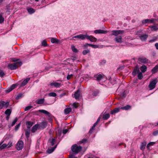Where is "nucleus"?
Wrapping results in <instances>:
<instances>
[{
	"label": "nucleus",
	"instance_id": "nucleus-1",
	"mask_svg": "<svg viewBox=\"0 0 158 158\" xmlns=\"http://www.w3.org/2000/svg\"><path fill=\"white\" fill-rule=\"evenodd\" d=\"M19 59L13 58L12 60V61L14 62H16L13 64H10L8 65V68L11 70H15L17 68V66H20L22 64L21 61H18Z\"/></svg>",
	"mask_w": 158,
	"mask_h": 158
},
{
	"label": "nucleus",
	"instance_id": "nucleus-2",
	"mask_svg": "<svg viewBox=\"0 0 158 158\" xmlns=\"http://www.w3.org/2000/svg\"><path fill=\"white\" fill-rule=\"evenodd\" d=\"M132 73L134 76H135L137 73H138V77L139 79H141L143 77L142 73L140 72L138 65L136 66Z\"/></svg>",
	"mask_w": 158,
	"mask_h": 158
},
{
	"label": "nucleus",
	"instance_id": "nucleus-3",
	"mask_svg": "<svg viewBox=\"0 0 158 158\" xmlns=\"http://www.w3.org/2000/svg\"><path fill=\"white\" fill-rule=\"evenodd\" d=\"M3 107L5 108L9 107L10 109H11L12 108L11 105H10L9 102L8 101L6 102L1 101H0V108L2 109Z\"/></svg>",
	"mask_w": 158,
	"mask_h": 158
},
{
	"label": "nucleus",
	"instance_id": "nucleus-4",
	"mask_svg": "<svg viewBox=\"0 0 158 158\" xmlns=\"http://www.w3.org/2000/svg\"><path fill=\"white\" fill-rule=\"evenodd\" d=\"M82 149V147L80 146H78L77 144L73 145L71 148L72 152L75 154H77L80 152Z\"/></svg>",
	"mask_w": 158,
	"mask_h": 158
},
{
	"label": "nucleus",
	"instance_id": "nucleus-5",
	"mask_svg": "<svg viewBox=\"0 0 158 158\" xmlns=\"http://www.w3.org/2000/svg\"><path fill=\"white\" fill-rule=\"evenodd\" d=\"M157 82V80L156 78H155L150 83L148 87L150 90H152L155 88Z\"/></svg>",
	"mask_w": 158,
	"mask_h": 158
},
{
	"label": "nucleus",
	"instance_id": "nucleus-6",
	"mask_svg": "<svg viewBox=\"0 0 158 158\" xmlns=\"http://www.w3.org/2000/svg\"><path fill=\"white\" fill-rule=\"evenodd\" d=\"M24 143L22 140H19L16 144V149L18 150H22L23 147Z\"/></svg>",
	"mask_w": 158,
	"mask_h": 158
},
{
	"label": "nucleus",
	"instance_id": "nucleus-7",
	"mask_svg": "<svg viewBox=\"0 0 158 158\" xmlns=\"http://www.w3.org/2000/svg\"><path fill=\"white\" fill-rule=\"evenodd\" d=\"M139 61L138 63L139 64H145L148 63V59L146 58H142L141 57H139L138 59Z\"/></svg>",
	"mask_w": 158,
	"mask_h": 158
},
{
	"label": "nucleus",
	"instance_id": "nucleus-8",
	"mask_svg": "<svg viewBox=\"0 0 158 158\" xmlns=\"http://www.w3.org/2000/svg\"><path fill=\"white\" fill-rule=\"evenodd\" d=\"M87 34H80L78 35H77L73 37V38H77L78 39H80L81 40H83L86 38Z\"/></svg>",
	"mask_w": 158,
	"mask_h": 158
},
{
	"label": "nucleus",
	"instance_id": "nucleus-9",
	"mask_svg": "<svg viewBox=\"0 0 158 158\" xmlns=\"http://www.w3.org/2000/svg\"><path fill=\"white\" fill-rule=\"evenodd\" d=\"M124 31L122 30H114L112 31L111 35L117 36L119 34H123L124 33Z\"/></svg>",
	"mask_w": 158,
	"mask_h": 158
},
{
	"label": "nucleus",
	"instance_id": "nucleus-10",
	"mask_svg": "<svg viewBox=\"0 0 158 158\" xmlns=\"http://www.w3.org/2000/svg\"><path fill=\"white\" fill-rule=\"evenodd\" d=\"M11 111V109H6L5 112V114L6 115V120L7 121H8L9 119Z\"/></svg>",
	"mask_w": 158,
	"mask_h": 158
},
{
	"label": "nucleus",
	"instance_id": "nucleus-11",
	"mask_svg": "<svg viewBox=\"0 0 158 158\" xmlns=\"http://www.w3.org/2000/svg\"><path fill=\"white\" fill-rule=\"evenodd\" d=\"M17 85L16 84H14L12 85L10 87L8 88L7 90H6V93H9L13 89L16 87Z\"/></svg>",
	"mask_w": 158,
	"mask_h": 158
},
{
	"label": "nucleus",
	"instance_id": "nucleus-12",
	"mask_svg": "<svg viewBox=\"0 0 158 158\" xmlns=\"http://www.w3.org/2000/svg\"><path fill=\"white\" fill-rule=\"evenodd\" d=\"M40 127V125L37 124L34 125L32 128L31 129V132L32 133L35 132L38 129L39 127Z\"/></svg>",
	"mask_w": 158,
	"mask_h": 158
},
{
	"label": "nucleus",
	"instance_id": "nucleus-13",
	"mask_svg": "<svg viewBox=\"0 0 158 158\" xmlns=\"http://www.w3.org/2000/svg\"><path fill=\"white\" fill-rule=\"evenodd\" d=\"M56 138H50L49 139L48 142L51 146H53L54 145L55 142L56 141Z\"/></svg>",
	"mask_w": 158,
	"mask_h": 158
},
{
	"label": "nucleus",
	"instance_id": "nucleus-14",
	"mask_svg": "<svg viewBox=\"0 0 158 158\" xmlns=\"http://www.w3.org/2000/svg\"><path fill=\"white\" fill-rule=\"evenodd\" d=\"M148 37L147 34H143L139 36V38L142 41H145Z\"/></svg>",
	"mask_w": 158,
	"mask_h": 158
},
{
	"label": "nucleus",
	"instance_id": "nucleus-15",
	"mask_svg": "<svg viewBox=\"0 0 158 158\" xmlns=\"http://www.w3.org/2000/svg\"><path fill=\"white\" fill-rule=\"evenodd\" d=\"M94 77L96 78V80L100 81L103 78V76L101 74H97L94 75Z\"/></svg>",
	"mask_w": 158,
	"mask_h": 158
},
{
	"label": "nucleus",
	"instance_id": "nucleus-16",
	"mask_svg": "<svg viewBox=\"0 0 158 158\" xmlns=\"http://www.w3.org/2000/svg\"><path fill=\"white\" fill-rule=\"evenodd\" d=\"M87 39L89 40L91 42H94L97 41V39L95 37H93L91 36H89L87 35L86 38Z\"/></svg>",
	"mask_w": 158,
	"mask_h": 158
},
{
	"label": "nucleus",
	"instance_id": "nucleus-17",
	"mask_svg": "<svg viewBox=\"0 0 158 158\" xmlns=\"http://www.w3.org/2000/svg\"><path fill=\"white\" fill-rule=\"evenodd\" d=\"M50 85L51 86H54L56 87H60L61 86V84L53 81L50 84Z\"/></svg>",
	"mask_w": 158,
	"mask_h": 158
},
{
	"label": "nucleus",
	"instance_id": "nucleus-18",
	"mask_svg": "<svg viewBox=\"0 0 158 158\" xmlns=\"http://www.w3.org/2000/svg\"><path fill=\"white\" fill-rule=\"evenodd\" d=\"M80 90L78 89L76 92H75L74 94V97L76 99H78L80 96Z\"/></svg>",
	"mask_w": 158,
	"mask_h": 158
},
{
	"label": "nucleus",
	"instance_id": "nucleus-19",
	"mask_svg": "<svg viewBox=\"0 0 158 158\" xmlns=\"http://www.w3.org/2000/svg\"><path fill=\"white\" fill-rule=\"evenodd\" d=\"M34 123L30 121H27L26 123V125L27 126V128H30L33 125Z\"/></svg>",
	"mask_w": 158,
	"mask_h": 158
},
{
	"label": "nucleus",
	"instance_id": "nucleus-20",
	"mask_svg": "<svg viewBox=\"0 0 158 158\" xmlns=\"http://www.w3.org/2000/svg\"><path fill=\"white\" fill-rule=\"evenodd\" d=\"M30 80V78L29 77L27 78L26 79H25L21 83V86H25L27 84L28 81H29Z\"/></svg>",
	"mask_w": 158,
	"mask_h": 158
},
{
	"label": "nucleus",
	"instance_id": "nucleus-21",
	"mask_svg": "<svg viewBox=\"0 0 158 158\" xmlns=\"http://www.w3.org/2000/svg\"><path fill=\"white\" fill-rule=\"evenodd\" d=\"M57 147V145H55L54 147L50 148H48L47 151V153L50 154L52 153L55 150Z\"/></svg>",
	"mask_w": 158,
	"mask_h": 158
},
{
	"label": "nucleus",
	"instance_id": "nucleus-22",
	"mask_svg": "<svg viewBox=\"0 0 158 158\" xmlns=\"http://www.w3.org/2000/svg\"><path fill=\"white\" fill-rule=\"evenodd\" d=\"M107 32V31H106L98 30H96L94 31V33L96 34H105Z\"/></svg>",
	"mask_w": 158,
	"mask_h": 158
},
{
	"label": "nucleus",
	"instance_id": "nucleus-23",
	"mask_svg": "<svg viewBox=\"0 0 158 158\" xmlns=\"http://www.w3.org/2000/svg\"><path fill=\"white\" fill-rule=\"evenodd\" d=\"M152 73L154 74L158 71V64L152 69L151 70Z\"/></svg>",
	"mask_w": 158,
	"mask_h": 158
},
{
	"label": "nucleus",
	"instance_id": "nucleus-24",
	"mask_svg": "<svg viewBox=\"0 0 158 158\" xmlns=\"http://www.w3.org/2000/svg\"><path fill=\"white\" fill-rule=\"evenodd\" d=\"M147 69V67L145 65H143L140 67V70L141 72L144 73L146 71Z\"/></svg>",
	"mask_w": 158,
	"mask_h": 158
},
{
	"label": "nucleus",
	"instance_id": "nucleus-25",
	"mask_svg": "<svg viewBox=\"0 0 158 158\" xmlns=\"http://www.w3.org/2000/svg\"><path fill=\"white\" fill-rule=\"evenodd\" d=\"M36 103L37 104H41L44 102V98H41L38 99L36 101Z\"/></svg>",
	"mask_w": 158,
	"mask_h": 158
},
{
	"label": "nucleus",
	"instance_id": "nucleus-26",
	"mask_svg": "<svg viewBox=\"0 0 158 158\" xmlns=\"http://www.w3.org/2000/svg\"><path fill=\"white\" fill-rule=\"evenodd\" d=\"M115 40L117 43H121L122 42V37L120 36H118L115 38Z\"/></svg>",
	"mask_w": 158,
	"mask_h": 158
},
{
	"label": "nucleus",
	"instance_id": "nucleus-27",
	"mask_svg": "<svg viewBox=\"0 0 158 158\" xmlns=\"http://www.w3.org/2000/svg\"><path fill=\"white\" fill-rule=\"evenodd\" d=\"M146 145V143L145 142H143L141 143L140 149L142 150H143L145 148Z\"/></svg>",
	"mask_w": 158,
	"mask_h": 158
},
{
	"label": "nucleus",
	"instance_id": "nucleus-28",
	"mask_svg": "<svg viewBox=\"0 0 158 158\" xmlns=\"http://www.w3.org/2000/svg\"><path fill=\"white\" fill-rule=\"evenodd\" d=\"M131 108V106L127 105L121 107H117L115 108L114 109H130Z\"/></svg>",
	"mask_w": 158,
	"mask_h": 158
},
{
	"label": "nucleus",
	"instance_id": "nucleus-29",
	"mask_svg": "<svg viewBox=\"0 0 158 158\" xmlns=\"http://www.w3.org/2000/svg\"><path fill=\"white\" fill-rule=\"evenodd\" d=\"M127 93V92L126 90L124 91L121 93L120 95V97L122 98H125L126 96Z\"/></svg>",
	"mask_w": 158,
	"mask_h": 158
},
{
	"label": "nucleus",
	"instance_id": "nucleus-30",
	"mask_svg": "<svg viewBox=\"0 0 158 158\" xmlns=\"http://www.w3.org/2000/svg\"><path fill=\"white\" fill-rule=\"evenodd\" d=\"M17 120H18V119L17 118H15L14 119V120L12 122L11 124V125L9 124L8 125L9 127L10 128L11 127L14 126L15 125V123H16V122H17Z\"/></svg>",
	"mask_w": 158,
	"mask_h": 158
},
{
	"label": "nucleus",
	"instance_id": "nucleus-31",
	"mask_svg": "<svg viewBox=\"0 0 158 158\" xmlns=\"http://www.w3.org/2000/svg\"><path fill=\"white\" fill-rule=\"evenodd\" d=\"M72 51L74 53H77L78 52V50L77 49L75 48V46L73 45H72L71 46Z\"/></svg>",
	"mask_w": 158,
	"mask_h": 158
},
{
	"label": "nucleus",
	"instance_id": "nucleus-32",
	"mask_svg": "<svg viewBox=\"0 0 158 158\" xmlns=\"http://www.w3.org/2000/svg\"><path fill=\"white\" fill-rule=\"evenodd\" d=\"M47 125V123L46 122L43 121L41 123V127L42 129L46 128Z\"/></svg>",
	"mask_w": 158,
	"mask_h": 158
},
{
	"label": "nucleus",
	"instance_id": "nucleus-33",
	"mask_svg": "<svg viewBox=\"0 0 158 158\" xmlns=\"http://www.w3.org/2000/svg\"><path fill=\"white\" fill-rule=\"evenodd\" d=\"M99 93V91L98 89H96L93 92L92 94L94 96H96Z\"/></svg>",
	"mask_w": 158,
	"mask_h": 158
},
{
	"label": "nucleus",
	"instance_id": "nucleus-34",
	"mask_svg": "<svg viewBox=\"0 0 158 158\" xmlns=\"http://www.w3.org/2000/svg\"><path fill=\"white\" fill-rule=\"evenodd\" d=\"M70 106H73V108H80V107H79V106L78 104H77L76 103H73V104H71L70 105Z\"/></svg>",
	"mask_w": 158,
	"mask_h": 158
},
{
	"label": "nucleus",
	"instance_id": "nucleus-35",
	"mask_svg": "<svg viewBox=\"0 0 158 158\" xmlns=\"http://www.w3.org/2000/svg\"><path fill=\"white\" fill-rule=\"evenodd\" d=\"M110 115L109 114H104L102 117L103 120H106L109 118L110 117Z\"/></svg>",
	"mask_w": 158,
	"mask_h": 158
},
{
	"label": "nucleus",
	"instance_id": "nucleus-36",
	"mask_svg": "<svg viewBox=\"0 0 158 158\" xmlns=\"http://www.w3.org/2000/svg\"><path fill=\"white\" fill-rule=\"evenodd\" d=\"M27 10L29 13L30 14L33 13L35 12L34 9L32 8H29L27 9Z\"/></svg>",
	"mask_w": 158,
	"mask_h": 158
},
{
	"label": "nucleus",
	"instance_id": "nucleus-37",
	"mask_svg": "<svg viewBox=\"0 0 158 158\" xmlns=\"http://www.w3.org/2000/svg\"><path fill=\"white\" fill-rule=\"evenodd\" d=\"M51 41L52 43H58L59 42V40L56 38H52V39H51Z\"/></svg>",
	"mask_w": 158,
	"mask_h": 158
},
{
	"label": "nucleus",
	"instance_id": "nucleus-38",
	"mask_svg": "<svg viewBox=\"0 0 158 158\" xmlns=\"http://www.w3.org/2000/svg\"><path fill=\"white\" fill-rule=\"evenodd\" d=\"M149 27L151 28V30L153 31H156L158 29V28L155 26H150Z\"/></svg>",
	"mask_w": 158,
	"mask_h": 158
},
{
	"label": "nucleus",
	"instance_id": "nucleus-39",
	"mask_svg": "<svg viewBox=\"0 0 158 158\" xmlns=\"http://www.w3.org/2000/svg\"><path fill=\"white\" fill-rule=\"evenodd\" d=\"M2 13H0V23L2 24L4 21V18L2 17Z\"/></svg>",
	"mask_w": 158,
	"mask_h": 158
},
{
	"label": "nucleus",
	"instance_id": "nucleus-40",
	"mask_svg": "<svg viewBox=\"0 0 158 158\" xmlns=\"http://www.w3.org/2000/svg\"><path fill=\"white\" fill-rule=\"evenodd\" d=\"M48 95L50 97H55L56 96L57 94L55 92H50V93H49L48 94Z\"/></svg>",
	"mask_w": 158,
	"mask_h": 158
},
{
	"label": "nucleus",
	"instance_id": "nucleus-41",
	"mask_svg": "<svg viewBox=\"0 0 158 158\" xmlns=\"http://www.w3.org/2000/svg\"><path fill=\"white\" fill-rule=\"evenodd\" d=\"M39 111L43 113L44 114L47 115H49L50 114L49 112H48V111L43 110L40 109L39 110Z\"/></svg>",
	"mask_w": 158,
	"mask_h": 158
},
{
	"label": "nucleus",
	"instance_id": "nucleus-42",
	"mask_svg": "<svg viewBox=\"0 0 158 158\" xmlns=\"http://www.w3.org/2000/svg\"><path fill=\"white\" fill-rule=\"evenodd\" d=\"M72 111V109H64V113L65 114H69Z\"/></svg>",
	"mask_w": 158,
	"mask_h": 158
},
{
	"label": "nucleus",
	"instance_id": "nucleus-43",
	"mask_svg": "<svg viewBox=\"0 0 158 158\" xmlns=\"http://www.w3.org/2000/svg\"><path fill=\"white\" fill-rule=\"evenodd\" d=\"M119 111V109H113V110H112L111 112V114H114Z\"/></svg>",
	"mask_w": 158,
	"mask_h": 158
},
{
	"label": "nucleus",
	"instance_id": "nucleus-44",
	"mask_svg": "<svg viewBox=\"0 0 158 158\" xmlns=\"http://www.w3.org/2000/svg\"><path fill=\"white\" fill-rule=\"evenodd\" d=\"M90 52V50L89 49L85 50L83 51L82 54L85 55Z\"/></svg>",
	"mask_w": 158,
	"mask_h": 158
},
{
	"label": "nucleus",
	"instance_id": "nucleus-45",
	"mask_svg": "<svg viewBox=\"0 0 158 158\" xmlns=\"http://www.w3.org/2000/svg\"><path fill=\"white\" fill-rule=\"evenodd\" d=\"M7 146V145L6 143H4L0 146V149L1 150L3 149Z\"/></svg>",
	"mask_w": 158,
	"mask_h": 158
},
{
	"label": "nucleus",
	"instance_id": "nucleus-46",
	"mask_svg": "<svg viewBox=\"0 0 158 158\" xmlns=\"http://www.w3.org/2000/svg\"><path fill=\"white\" fill-rule=\"evenodd\" d=\"M23 96V94L20 93L16 97V99L17 100L19 99L20 98H21Z\"/></svg>",
	"mask_w": 158,
	"mask_h": 158
},
{
	"label": "nucleus",
	"instance_id": "nucleus-47",
	"mask_svg": "<svg viewBox=\"0 0 158 158\" xmlns=\"http://www.w3.org/2000/svg\"><path fill=\"white\" fill-rule=\"evenodd\" d=\"M20 125H21V123H19V124H18L17 125H16L15 127V131H16L17 130H18V129L20 127Z\"/></svg>",
	"mask_w": 158,
	"mask_h": 158
},
{
	"label": "nucleus",
	"instance_id": "nucleus-48",
	"mask_svg": "<svg viewBox=\"0 0 158 158\" xmlns=\"http://www.w3.org/2000/svg\"><path fill=\"white\" fill-rule=\"evenodd\" d=\"M87 142V139H82L81 140L79 141L80 143H85Z\"/></svg>",
	"mask_w": 158,
	"mask_h": 158
},
{
	"label": "nucleus",
	"instance_id": "nucleus-49",
	"mask_svg": "<svg viewBox=\"0 0 158 158\" xmlns=\"http://www.w3.org/2000/svg\"><path fill=\"white\" fill-rule=\"evenodd\" d=\"M5 75V73L2 70H0V77H3Z\"/></svg>",
	"mask_w": 158,
	"mask_h": 158
},
{
	"label": "nucleus",
	"instance_id": "nucleus-50",
	"mask_svg": "<svg viewBox=\"0 0 158 158\" xmlns=\"http://www.w3.org/2000/svg\"><path fill=\"white\" fill-rule=\"evenodd\" d=\"M47 44L46 41L45 40L43 41L42 42V45L45 47L47 46Z\"/></svg>",
	"mask_w": 158,
	"mask_h": 158
},
{
	"label": "nucleus",
	"instance_id": "nucleus-51",
	"mask_svg": "<svg viewBox=\"0 0 158 158\" xmlns=\"http://www.w3.org/2000/svg\"><path fill=\"white\" fill-rule=\"evenodd\" d=\"M89 46L92 47L94 48H96L98 47V46L96 45H94L91 44H88Z\"/></svg>",
	"mask_w": 158,
	"mask_h": 158
},
{
	"label": "nucleus",
	"instance_id": "nucleus-52",
	"mask_svg": "<svg viewBox=\"0 0 158 158\" xmlns=\"http://www.w3.org/2000/svg\"><path fill=\"white\" fill-rule=\"evenodd\" d=\"M149 19H144V20H142V23L143 24H146L148 23H149Z\"/></svg>",
	"mask_w": 158,
	"mask_h": 158
},
{
	"label": "nucleus",
	"instance_id": "nucleus-53",
	"mask_svg": "<svg viewBox=\"0 0 158 158\" xmlns=\"http://www.w3.org/2000/svg\"><path fill=\"white\" fill-rule=\"evenodd\" d=\"M7 145L8 148H9L11 147L12 146V142H11V141H9L8 144H7Z\"/></svg>",
	"mask_w": 158,
	"mask_h": 158
},
{
	"label": "nucleus",
	"instance_id": "nucleus-54",
	"mask_svg": "<svg viewBox=\"0 0 158 158\" xmlns=\"http://www.w3.org/2000/svg\"><path fill=\"white\" fill-rule=\"evenodd\" d=\"M106 63V60H102L100 62V64L101 65H104Z\"/></svg>",
	"mask_w": 158,
	"mask_h": 158
},
{
	"label": "nucleus",
	"instance_id": "nucleus-55",
	"mask_svg": "<svg viewBox=\"0 0 158 158\" xmlns=\"http://www.w3.org/2000/svg\"><path fill=\"white\" fill-rule=\"evenodd\" d=\"M30 132L25 131V135L27 138H28L30 136Z\"/></svg>",
	"mask_w": 158,
	"mask_h": 158
},
{
	"label": "nucleus",
	"instance_id": "nucleus-56",
	"mask_svg": "<svg viewBox=\"0 0 158 158\" xmlns=\"http://www.w3.org/2000/svg\"><path fill=\"white\" fill-rule=\"evenodd\" d=\"M152 134L154 136H156L157 135H158V130L154 131Z\"/></svg>",
	"mask_w": 158,
	"mask_h": 158
},
{
	"label": "nucleus",
	"instance_id": "nucleus-57",
	"mask_svg": "<svg viewBox=\"0 0 158 158\" xmlns=\"http://www.w3.org/2000/svg\"><path fill=\"white\" fill-rule=\"evenodd\" d=\"M157 38L156 37H154L152 39L150 40L149 42H153L155 41L157 39Z\"/></svg>",
	"mask_w": 158,
	"mask_h": 158
},
{
	"label": "nucleus",
	"instance_id": "nucleus-58",
	"mask_svg": "<svg viewBox=\"0 0 158 158\" xmlns=\"http://www.w3.org/2000/svg\"><path fill=\"white\" fill-rule=\"evenodd\" d=\"M125 67V66H120L118 68V69L120 71L122 70L123 69H124V68Z\"/></svg>",
	"mask_w": 158,
	"mask_h": 158
},
{
	"label": "nucleus",
	"instance_id": "nucleus-59",
	"mask_svg": "<svg viewBox=\"0 0 158 158\" xmlns=\"http://www.w3.org/2000/svg\"><path fill=\"white\" fill-rule=\"evenodd\" d=\"M73 76V74L69 75L68 74L67 77V79L68 80L70 79L71 77Z\"/></svg>",
	"mask_w": 158,
	"mask_h": 158
},
{
	"label": "nucleus",
	"instance_id": "nucleus-60",
	"mask_svg": "<svg viewBox=\"0 0 158 158\" xmlns=\"http://www.w3.org/2000/svg\"><path fill=\"white\" fill-rule=\"evenodd\" d=\"M88 44H89L87 43L83 45V46L84 47L85 49H86L87 48L88 46H89Z\"/></svg>",
	"mask_w": 158,
	"mask_h": 158
},
{
	"label": "nucleus",
	"instance_id": "nucleus-61",
	"mask_svg": "<svg viewBox=\"0 0 158 158\" xmlns=\"http://www.w3.org/2000/svg\"><path fill=\"white\" fill-rule=\"evenodd\" d=\"M32 108H33L32 106L31 105H29L26 106L25 109H31Z\"/></svg>",
	"mask_w": 158,
	"mask_h": 158
},
{
	"label": "nucleus",
	"instance_id": "nucleus-62",
	"mask_svg": "<svg viewBox=\"0 0 158 158\" xmlns=\"http://www.w3.org/2000/svg\"><path fill=\"white\" fill-rule=\"evenodd\" d=\"M69 158H77V157L71 155L69 156Z\"/></svg>",
	"mask_w": 158,
	"mask_h": 158
},
{
	"label": "nucleus",
	"instance_id": "nucleus-63",
	"mask_svg": "<svg viewBox=\"0 0 158 158\" xmlns=\"http://www.w3.org/2000/svg\"><path fill=\"white\" fill-rule=\"evenodd\" d=\"M68 131L67 129L63 130V133L64 134H65Z\"/></svg>",
	"mask_w": 158,
	"mask_h": 158
},
{
	"label": "nucleus",
	"instance_id": "nucleus-64",
	"mask_svg": "<svg viewBox=\"0 0 158 158\" xmlns=\"http://www.w3.org/2000/svg\"><path fill=\"white\" fill-rule=\"evenodd\" d=\"M97 124H98V123H97L95 122L94 124L93 125V126L92 127V129H94V128L95 127H96V125Z\"/></svg>",
	"mask_w": 158,
	"mask_h": 158
}]
</instances>
